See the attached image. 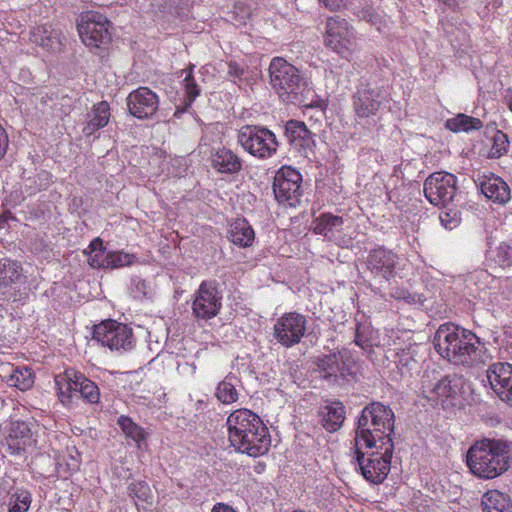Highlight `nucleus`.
I'll return each instance as SVG.
<instances>
[{
  "label": "nucleus",
  "mask_w": 512,
  "mask_h": 512,
  "mask_svg": "<svg viewBox=\"0 0 512 512\" xmlns=\"http://www.w3.org/2000/svg\"><path fill=\"white\" fill-rule=\"evenodd\" d=\"M136 262L134 254L123 251H109L106 253V269L120 268L130 266Z\"/></svg>",
  "instance_id": "41"
},
{
  "label": "nucleus",
  "mask_w": 512,
  "mask_h": 512,
  "mask_svg": "<svg viewBox=\"0 0 512 512\" xmlns=\"http://www.w3.org/2000/svg\"><path fill=\"white\" fill-rule=\"evenodd\" d=\"M88 255V264L95 269H106V253L103 240L100 237L94 238L84 250Z\"/></svg>",
  "instance_id": "38"
},
{
  "label": "nucleus",
  "mask_w": 512,
  "mask_h": 512,
  "mask_svg": "<svg viewBox=\"0 0 512 512\" xmlns=\"http://www.w3.org/2000/svg\"><path fill=\"white\" fill-rule=\"evenodd\" d=\"M491 147L487 154L488 158L498 159L505 155L509 149V139L507 134L497 130L491 138Z\"/></svg>",
  "instance_id": "40"
},
{
  "label": "nucleus",
  "mask_w": 512,
  "mask_h": 512,
  "mask_svg": "<svg viewBox=\"0 0 512 512\" xmlns=\"http://www.w3.org/2000/svg\"><path fill=\"white\" fill-rule=\"evenodd\" d=\"M87 116L88 121L83 128V133L85 136H91L109 123L111 116L109 103L103 100L94 104Z\"/></svg>",
  "instance_id": "29"
},
{
  "label": "nucleus",
  "mask_w": 512,
  "mask_h": 512,
  "mask_svg": "<svg viewBox=\"0 0 512 512\" xmlns=\"http://www.w3.org/2000/svg\"><path fill=\"white\" fill-rule=\"evenodd\" d=\"M269 77L271 86L285 101L299 100L307 85L299 70L281 57L271 60Z\"/></svg>",
  "instance_id": "6"
},
{
  "label": "nucleus",
  "mask_w": 512,
  "mask_h": 512,
  "mask_svg": "<svg viewBox=\"0 0 512 512\" xmlns=\"http://www.w3.org/2000/svg\"><path fill=\"white\" fill-rule=\"evenodd\" d=\"M316 365L325 379L345 378L351 374L350 367L340 352L319 357Z\"/></svg>",
  "instance_id": "24"
},
{
  "label": "nucleus",
  "mask_w": 512,
  "mask_h": 512,
  "mask_svg": "<svg viewBox=\"0 0 512 512\" xmlns=\"http://www.w3.org/2000/svg\"><path fill=\"white\" fill-rule=\"evenodd\" d=\"M78 371L74 368H66L63 373L55 376V385L59 401L66 407H72L77 394Z\"/></svg>",
  "instance_id": "23"
},
{
  "label": "nucleus",
  "mask_w": 512,
  "mask_h": 512,
  "mask_svg": "<svg viewBox=\"0 0 512 512\" xmlns=\"http://www.w3.org/2000/svg\"><path fill=\"white\" fill-rule=\"evenodd\" d=\"M127 107L132 116L148 119L158 111L159 97L150 88L141 86L129 93Z\"/></svg>",
  "instance_id": "16"
},
{
  "label": "nucleus",
  "mask_w": 512,
  "mask_h": 512,
  "mask_svg": "<svg viewBox=\"0 0 512 512\" xmlns=\"http://www.w3.org/2000/svg\"><path fill=\"white\" fill-rule=\"evenodd\" d=\"M494 260L501 267L512 266V241L498 246Z\"/></svg>",
  "instance_id": "43"
},
{
  "label": "nucleus",
  "mask_w": 512,
  "mask_h": 512,
  "mask_svg": "<svg viewBox=\"0 0 512 512\" xmlns=\"http://www.w3.org/2000/svg\"><path fill=\"white\" fill-rule=\"evenodd\" d=\"M227 73L230 77L241 80L245 73V69L238 62L230 61L228 63V72Z\"/></svg>",
  "instance_id": "45"
},
{
  "label": "nucleus",
  "mask_w": 512,
  "mask_h": 512,
  "mask_svg": "<svg viewBox=\"0 0 512 512\" xmlns=\"http://www.w3.org/2000/svg\"><path fill=\"white\" fill-rule=\"evenodd\" d=\"M486 377L495 394L512 407V364L494 363L487 369Z\"/></svg>",
  "instance_id": "17"
},
{
  "label": "nucleus",
  "mask_w": 512,
  "mask_h": 512,
  "mask_svg": "<svg viewBox=\"0 0 512 512\" xmlns=\"http://www.w3.org/2000/svg\"><path fill=\"white\" fill-rule=\"evenodd\" d=\"M237 377L229 373L216 387L215 396L222 404H232L238 400Z\"/></svg>",
  "instance_id": "36"
},
{
  "label": "nucleus",
  "mask_w": 512,
  "mask_h": 512,
  "mask_svg": "<svg viewBox=\"0 0 512 512\" xmlns=\"http://www.w3.org/2000/svg\"><path fill=\"white\" fill-rule=\"evenodd\" d=\"M22 279V266L9 258H0V286L10 287Z\"/></svg>",
  "instance_id": "33"
},
{
  "label": "nucleus",
  "mask_w": 512,
  "mask_h": 512,
  "mask_svg": "<svg viewBox=\"0 0 512 512\" xmlns=\"http://www.w3.org/2000/svg\"><path fill=\"white\" fill-rule=\"evenodd\" d=\"M227 238L234 245L247 248L253 245L255 232L245 218H236L229 225Z\"/></svg>",
  "instance_id": "27"
},
{
  "label": "nucleus",
  "mask_w": 512,
  "mask_h": 512,
  "mask_svg": "<svg viewBox=\"0 0 512 512\" xmlns=\"http://www.w3.org/2000/svg\"><path fill=\"white\" fill-rule=\"evenodd\" d=\"M221 307L222 295L216 284L202 281L194 293L191 305L193 316L198 320H210L219 314Z\"/></svg>",
  "instance_id": "13"
},
{
  "label": "nucleus",
  "mask_w": 512,
  "mask_h": 512,
  "mask_svg": "<svg viewBox=\"0 0 512 512\" xmlns=\"http://www.w3.org/2000/svg\"><path fill=\"white\" fill-rule=\"evenodd\" d=\"M77 394L79 395V398H82L91 404H96L100 400L99 387L80 371H78Z\"/></svg>",
  "instance_id": "39"
},
{
  "label": "nucleus",
  "mask_w": 512,
  "mask_h": 512,
  "mask_svg": "<svg viewBox=\"0 0 512 512\" xmlns=\"http://www.w3.org/2000/svg\"><path fill=\"white\" fill-rule=\"evenodd\" d=\"M422 395L436 406L449 409L460 406L461 395L458 380L443 377L436 383L422 384Z\"/></svg>",
  "instance_id": "14"
},
{
  "label": "nucleus",
  "mask_w": 512,
  "mask_h": 512,
  "mask_svg": "<svg viewBox=\"0 0 512 512\" xmlns=\"http://www.w3.org/2000/svg\"><path fill=\"white\" fill-rule=\"evenodd\" d=\"M129 494L143 502H148L151 496V489L146 482L137 481L130 484Z\"/></svg>",
  "instance_id": "44"
},
{
  "label": "nucleus",
  "mask_w": 512,
  "mask_h": 512,
  "mask_svg": "<svg viewBox=\"0 0 512 512\" xmlns=\"http://www.w3.org/2000/svg\"><path fill=\"white\" fill-rule=\"evenodd\" d=\"M111 22L98 11L82 12L77 19V31L83 44L94 53L104 50L111 42Z\"/></svg>",
  "instance_id": "7"
},
{
  "label": "nucleus",
  "mask_w": 512,
  "mask_h": 512,
  "mask_svg": "<svg viewBox=\"0 0 512 512\" xmlns=\"http://www.w3.org/2000/svg\"><path fill=\"white\" fill-rule=\"evenodd\" d=\"M395 415L388 405L371 402L365 406L358 417L355 430V445H364L372 449L376 445L394 444Z\"/></svg>",
  "instance_id": "4"
},
{
  "label": "nucleus",
  "mask_w": 512,
  "mask_h": 512,
  "mask_svg": "<svg viewBox=\"0 0 512 512\" xmlns=\"http://www.w3.org/2000/svg\"><path fill=\"white\" fill-rule=\"evenodd\" d=\"M307 320L298 312H286L279 317L273 328V336L281 345L292 347L298 344L306 333Z\"/></svg>",
  "instance_id": "15"
},
{
  "label": "nucleus",
  "mask_w": 512,
  "mask_h": 512,
  "mask_svg": "<svg viewBox=\"0 0 512 512\" xmlns=\"http://www.w3.org/2000/svg\"><path fill=\"white\" fill-rule=\"evenodd\" d=\"M325 44L343 58L351 56L356 48V35L348 21L339 16L329 17L325 27Z\"/></svg>",
  "instance_id": "11"
},
{
  "label": "nucleus",
  "mask_w": 512,
  "mask_h": 512,
  "mask_svg": "<svg viewBox=\"0 0 512 512\" xmlns=\"http://www.w3.org/2000/svg\"><path fill=\"white\" fill-rule=\"evenodd\" d=\"M302 175L290 167H281L274 177L273 192L276 200L290 207H295L300 203L302 197Z\"/></svg>",
  "instance_id": "12"
},
{
  "label": "nucleus",
  "mask_w": 512,
  "mask_h": 512,
  "mask_svg": "<svg viewBox=\"0 0 512 512\" xmlns=\"http://www.w3.org/2000/svg\"><path fill=\"white\" fill-rule=\"evenodd\" d=\"M237 141L244 151L260 160L274 156L279 146L276 135L258 125L242 126L238 130Z\"/></svg>",
  "instance_id": "8"
},
{
  "label": "nucleus",
  "mask_w": 512,
  "mask_h": 512,
  "mask_svg": "<svg viewBox=\"0 0 512 512\" xmlns=\"http://www.w3.org/2000/svg\"><path fill=\"white\" fill-rule=\"evenodd\" d=\"M423 191L426 199L432 205L446 207L454 201L457 195L458 179L449 172H434L424 181Z\"/></svg>",
  "instance_id": "10"
},
{
  "label": "nucleus",
  "mask_w": 512,
  "mask_h": 512,
  "mask_svg": "<svg viewBox=\"0 0 512 512\" xmlns=\"http://www.w3.org/2000/svg\"><path fill=\"white\" fill-rule=\"evenodd\" d=\"M320 423L330 433L338 431L345 420V406L340 401H332L319 410Z\"/></svg>",
  "instance_id": "25"
},
{
  "label": "nucleus",
  "mask_w": 512,
  "mask_h": 512,
  "mask_svg": "<svg viewBox=\"0 0 512 512\" xmlns=\"http://www.w3.org/2000/svg\"><path fill=\"white\" fill-rule=\"evenodd\" d=\"M506 101L509 110L512 112V89L508 90V93L506 95Z\"/></svg>",
  "instance_id": "51"
},
{
  "label": "nucleus",
  "mask_w": 512,
  "mask_h": 512,
  "mask_svg": "<svg viewBox=\"0 0 512 512\" xmlns=\"http://www.w3.org/2000/svg\"><path fill=\"white\" fill-rule=\"evenodd\" d=\"M331 11H337L345 5L346 0H318Z\"/></svg>",
  "instance_id": "48"
},
{
  "label": "nucleus",
  "mask_w": 512,
  "mask_h": 512,
  "mask_svg": "<svg viewBox=\"0 0 512 512\" xmlns=\"http://www.w3.org/2000/svg\"><path fill=\"white\" fill-rule=\"evenodd\" d=\"M285 136L291 145L296 148L309 147L312 142V133L305 123L298 120H289L285 124Z\"/></svg>",
  "instance_id": "30"
},
{
  "label": "nucleus",
  "mask_w": 512,
  "mask_h": 512,
  "mask_svg": "<svg viewBox=\"0 0 512 512\" xmlns=\"http://www.w3.org/2000/svg\"><path fill=\"white\" fill-rule=\"evenodd\" d=\"M364 445L353 447L354 457L365 480L373 484L382 483L391 469L394 444L376 445L370 452H363Z\"/></svg>",
  "instance_id": "5"
},
{
  "label": "nucleus",
  "mask_w": 512,
  "mask_h": 512,
  "mask_svg": "<svg viewBox=\"0 0 512 512\" xmlns=\"http://www.w3.org/2000/svg\"><path fill=\"white\" fill-rule=\"evenodd\" d=\"M209 159L211 167L220 174H238L243 169L241 157L225 146L214 148Z\"/></svg>",
  "instance_id": "22"
},
{
  "label": "nucleus",
  "mask_w": 512,
  "mask_h": 512,
  "mask_svg": "<svg viewBox=\"0 0 512 512\" xmlns=\"http://www.w3.org/2000/svg\"><path fill=\"white\" fill-rule=\"evenodd\" d=\"M30 41L46 51H57L62 43L60 33L50 25H37L30 31Z\"/></svg>",
  "instance_id": "28"
},
{
  "label": "nucleus",
  "mask_w": 512,
  "mask_h": 512,
  "mask_svg": "<svg viewBox=\"0 0 512 512\" xmlns=\"http://www.w3.org/2000/svg\"><path fill=\"white\" fill-rule=\"evenodd\" d=\"M0 490L9 496L8 512H27L32 503V495L29 490L20 487L14 488L8 480L0 481Z\"/></svg>",
  "instance_id": "26"
},
{
  "label": "nucleus",
  "mask_w": 512,
  "mask_h": 512,
  "mask_svg": "<svg viewBox=\"0 0 512 512\" xmlns=\"http://www.w3.org/2000/svg\"><path fill=\"white\" fill-rule=\"evenodd\" d=\"M34 378L32 369L28 367H12L10 374L6 376V382L11 387L26 391L33 386Z\"/></svg>",
  "instance_id": "35"
},
{
  "label": "nucleus",
  "mask_w": 512,
  "mask_h": 512,
  "mask_svg": "<svg viewBox=\"0 0 512 512\" xmlns=\"http://www.w3.org/2000/svg\"><path fill=\"white\" fill-rule=\"evenodd\" d=\"M354 343L361 347L362 349L366 350L371 347L370 340L367 337H364V335L361 332V328L358 325L355 332V338Z\"/></svg>",
  "instance_id": "47"
},
{
  "label": "nucleus",
  "mask_w": 512,
  "mask_h": 512,
  "mask_svg": "<svg viewBox=\"0 0 512 512\" xmlns=\"http://www.w3.org/2000/svg\"><path fill=\"white\" fill-rule=\"evenodd\" d=\"M440 221L442 225L449 230L454 229L459 224V218L450 216V213L445 212L440 214Z\"/></svg>",
  "instance_id": "46"
},
{
  "label": "nucleus",
  "mask_w": 512,
  "mask_h": 512,
  "mask_svg": "<svg viewBox=\"0 0 512 512\" xmlns=\"http://www.w3.org/2000/svg\"><path fill=\"white\" fill-rule=\"evenodd\" d=\"M484 512H508L511 507L510 497L498 490H489L482 497Z\"/></svg>",
  "instance_id": "34"
},
{
  "label": "nucleus",
  "mask_w": 512,
  "mask_h": 512,
  "mask_svg": "<svg viewBox=\"0 0 512 512\" xmlns=\"http://www.w3.org/2000/svg\"><path fill=\"white\" fill-rule=\"evenodd\" d=\"M481 193L496 204L504 205L511 199L509 185L499 176L489 173L478 177Z\"/></svg>",
  "instance_id": "21"
},
{
  "label": "nucleus",
  "mask_w": 512,
  "mask_h": 512,
  "mask_svg": "<svg viewBox=\"0 0 512 512\" xmlns=\"http://www.w3.org/2000/svg\"><path fill=\"white\" fill-rule=\"evenodd\" d=\"M226 425L228 440L236 451L251 457H259L269 451V430L253 411L246 408L234 410L227 417Z\"/></svg>",
  "instance_id": "2"
},
{
  "label": "nucleus",
  "mask_w": 512,
  "mask_h": 512,
  "mask_svg": "<svg viewBox=\"0 0 512 512\" xmlns=\"http://www.w3.org/2000/svg\"><path fill=\"white\" fill-rule=\"evenodd\" d=\"M344 220L331 213H323L314 221V232L326 238L333 239L342 230Z\"/></svg>",
  "instance_id": "31"
},
{
  "label": "nucleus",
  "mask_w": 512,
  "mask_h": 512,
  "mask_svg": "<svg viewBox=\"0 0 512 512\" xmlns=\"http://www.w3.org/2000/svg\"><path fill=\"white\" fill-rule=\"evenodd\" d=\"M184 86H185V105L189 107L200 94V89L193 77V66L185 70Z\"/></svg>",
  "instance_id": "42"
},
{
  "label": "nucleus",
  "mask_w": 512,
  "mask_h": 512,
  "mask_svg": "<svg viewBox=\"0 0 512 512\" xmlns=\"http://www.w3.org/2000/svg\"><path fill=\"white\" fill-rule=\"evenodd\" d=\"M8 147V136L0 124V159L5 155Z\"/></svg>",
  "instance_id": "49"
},
{
  "label": "nucleus",
  "mask_w": 512,
  "mask_h": 512,
  "mask_svg": "<svg viewBox=\"0 0 512 512\" xmlns=\"http://www.w3.org/2000/svg\"><path fill=\"white\" fill-rule=\"evenodd\" d=\"M93 339L111 351L126 352L135 345L133 330L116 320H105L95 325Z\"/></svg>",
  "instance_id": "9"
},
{
  "label": "nucleus",
  "mask_w": 512,
  "mask_h": 512,
  "mask_svg": "<svg viewBox=\"0 0 512 512\" xmlns=\"http://www.w3.org/2000/svg\"><path fill=\"white\" fill-rule=\"evenodd\" d=\"M117 424L125 437L135 442L138 448H141L142 444L146 442L148 432L142 426L134 422L131 417L121 415L117 420Z\"/></svg>",
  "instance_id": "32"
},
{
  "label": "nucleus",
  "mask_w": 512,
  "mask_h": 512,
  "mask_svg": "<svg viewBox=\"0 0 512 512\" xmlns=\"http://www.w3.org/2000/svg\"><path fill=\"white\" fill-rule=\"evenodd\" d=\"M434 345L440 356L455 365L474 367L487 359L486 347L471 330L453 323L439 326L434 336Z\"/></svg>",
  "instance_id": "1"
},
{
  "label": "nucleus",
  "mask_w": 512,
  "mask_h": 512,
  "mask_svg": "<svg viewBox=\"0 0 512 512\" xmlns=\"http://www.w3.org/2000/svg\"><path fill=\"white\" fill-rule=\"evenodd\" d=\"M482 126L480 119L462 113L447 119L445 122V127L454 133L479 130Z\"/></svg>",
  "instance_id": "37"
},
{
  "label": "nucleus",
  "mask_w": 512,
  "mask_h": 512,
  "mask_svg": "<svg viewBox=\"0 0 512 512\" xmlns=\"http://www.w3.org/2000/svg\"><path fill=\"white\" fill-rule=\"evenodd\" d=\"M211 512H237V511L234 510L232 507H230L227 504L217 503L216 505H214Z\"/></svg>",
  "instance_id": "50"
},
{
  "label": "nucleus",
  "mask_w": 512,
  "mask_h": 512,
  "mask_svg": "<svg viewBox=\"0 0 512 512\" xmlns=\"http://www.w3.org/2000/svg\"><path fill=\"white\" fill-rule=\"evenodd\" d=\"M351 100L357 119H368L376 116L382 106L380 93L369 86L357 89Z\"/></svg>",
  "instance_id": "19"
},
{
  "label": "nucleus",
  "mask_w": 512,
  "mask_h": 512,
  "mask_svg": "<svg viewBox=\"0 0 512 512\" xmlns=\"http://www.w3.org/2000/svg\"><path fill=\"white\" fill-rule=\"evenodd\" d=\"M510 446L498 439H482L470 446L466 454V464L471 473L485 480L495 479L511 466Z\"/></svg>",
  "instance_id": "3"
},
{
  "label": "nucleus",
  "mask_w": 512,
  "mask_h": 512,
  "mask_svg": "<svg viewBox=\"0 0 512 512\" xmlns=\"http://www.w3.org/2000/svg\"><path fill=\"white\" fill-rule=\"evenodd\" d=\"M5 440L12 455H22L29 447L36 445L30 425L19 420L11 422Z\"/></svg>",
  "instance_id": "20"
},
{
  "label": "nucleus",
  "mask_w": 512,
  "mask_h": 512,
  "mask_svg": "<svg viewBox=\"0 0 512 512\" xmlns=\"http://www.w3.org/2000/svg\"><path fill=\"white\" fill-rule=\"evenodd\" d=\"M396 262V253L384 246H378L370 250L366 266L375 278L389 281L395 276Z\"/></svg>",
  "instance_id": "18"
}]
</instances>
